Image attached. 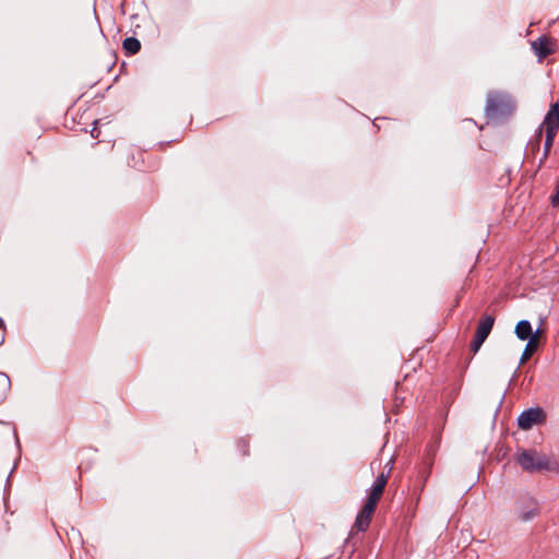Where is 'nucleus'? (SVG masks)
I'll return each instance as SVG.
<instances>
[{
	"instance_id": "dca6fc26",
	"label": "nucleus",
	"mask_w": 559,
	"mask_h": 559,
	"mask_svg": "<svg viewBox=\"0 0 559 559\" xmlns=\"http://www.w3.org/2000/svg\"><path fill=\"white\" fill-rule=\"evenodd\" d=\"M0 381L4 385H9L10 384V379L5 374L0 376Z\"/></svg>"
},
{
	"instance_id": "f257e3e1",
	"label": "nucleus",
	"mask_w": 559,
	"mask_h": 559,
	"mask_svg": "<svg viewBox=\"0 0 559 559\" xmlns=\"http://www.w3.org/2000/svg\"><path fill=\"white\" fill-rule=\"evenodd\" d=\"M515 110L513 97L501 91H490L487 94L485 114L488 119H501L509 117Z\"/></svg>"
},
{
	"instance_id": "20e7f679",
	"label": "nucleus",
	"mask_w": 559,
	"mask_h": 559,
	"mask_svg": "<svg viewBox=\"0 0 559 559\" xmlns=\"http://www.w3.org/2000/svg\"><path fill=\"white\" fill-rule=\"evenodd\" d=\"M493 324H495L493 316L487 314L481 318V320L479 321V323L477 325L473 341L471 343V350L473 352V354H476L480 349L481 345L484 344V342L490 334V332L493 328Z\"/></svg>"
},
{
	"instance_id": "1a4fd4ad",
	"label": "nucleus",
	"mask_w": 559,
	"mask_h": 559,
	"mask_svg": "<svg viewBox=\"0 0 559 559\" xmlns=\"http://www.w3.org/2000/svg\"><path fill=\"white\" fill-rule=\"evenodd\" d=\"M539 513L538 507L536 502L532 499H528L527 507L520 508L518 510V516L521 521L527 522L537 516Z\"/></svg>"
},
{
	"instance_id": "0eeeda50",
	"label": "nucleus",
	"mask_w": 559,
	"mask_h": 559,
	"mask_svg": "<svg viewBox=\"0 0 559 559\" xmlns=\"http://www.w3.org/2000/svg\"><path fill=\"white\" fill-rule=\"evenodd\" d=\"M374 511V508L365 504L357 514L352 531L356 530L357 532H366L370 525Z\"/></svg>"
},
{
	"instance_id": "9d476101",
	"label": "nucleus",
	"mask_w": 559,
	"mask_h": 559,
	"mask_svg": "<svg viewBox=\"0 0 559 559\" xmlns=\"http://www.w3.org/2000/svg\"><path fill=\"white\" fill-rule=\"evenodd\" d=\"M515 334L521 341L530 340L534 334L531 322L527 320H521L518 322L515 326Z\"/></svg>"
},
{
	"instance_id": "9b49d317",
	"label": "nucleus",
	"mask_w": 559,
	"mask_h": 559,
	"mask_svg": "<svg viewBox=\"0 0 559 559\" xmlns=\"http://www.w3.org/2000/svg\"><path fill=\"white\" fill-rule=\"evenodd\" d=\"M123 49L127 51V53L129 55H135L136 52L140 51L141 49V43L139 39H136L135 37H128L123 40Z\"/></svg>"
},
{
	"instance_id": "f03ea898",
	"label": "nucleus",
	"mask_w": 559,
	"mask_h": 559,
	"mask_svg": "<svg viewBox=\"0 0 559 559\" xmlns=\"http://www.w3.org/2000/svg\"><path fill=\"white\" fill-rule=\"evenodd\" d=\"M516 463L527 473H540L555 469V463L545 453L535 449L519 450L515 456Z\"/></svg>"
},
{
	"instance_id": "f8f14e48",
	"label": "nucleus",
	"mask_w": 559,
	"mask_h": 559,
	"mask_svg": "<svg viewBox=\"0 0 559 559\" xmlns=\"http://www.w3.org/2000/svg\"><path fill=\"white\" fill-rule=\"evenodd\" d=\"M384 490H381L374 486L371 487L367 501L365 504L377 509L378 502L380 501Z\"/></svg>"
},
{
	"instance_id": "4468645a",
	"label": "nucleus",
	"mask_w": 559,
	"mask_h": 559,
	"mask_svg": "<svg viewBox=\"0 0 559 559\" xmlns=\"http://www.w3.org/2000/svg\"><path fill=\"white\" fill-rule=\"evenodd\" d=\"M388 478H389V475H388V474L381 473V474L377 477V479H376V481L373 483V485H372V486H374V487H377V488H379V489H381V490H384V488H385V486H386V484H388Z\"/></svg>"
},
{
	"instance_id": "7ed1b4c3",
	"label": "nucleus",
	"mask_w": 559,
	"mask_h": 559,
	"mask_svg": "<svg viewBox=\"0 0 559 559\" xmlns=\"http://www.w3.org/2000/svg\"><path fill=\"white\" fill-rule=\"evenodd\" d=\"M543 129L545 130V132H551V133L557 134L558 129H559V104L558 103H554L550 105L549 110L547 111L542 126L539 127V129L536 132V143H535L536 148L539 147V143H540L542 135H543Z\"/></svg>"
},
{
	"instance_id": "6e6552de",
	"label": "nucleus",
	"mask_w": 559,
	"mask_h": 559,
	"mask_svg": "<svg viewBox=\"0 0 559 559\" xmlns=\"http://www.w3.org/2000/svg\"><path fill=\"white\" fill-rule=\"evenodd\" d=\"M539 344V330H537L531 337L527 340V344L522 353L520 364H525L532 355L535 353Z\"/></svg>"
},
{
	"instance_id": "ddd939ff",
	"label": "nucleus",
	"mask_w": 559,
	"mask_h": 559,
	"mask_svg": "<svg viewBox=\"0 0 559 559\" xmlns=\"http://www.w3.org/2000/svg\"><path fill=\"white\" fill-rule=\"evenodd\" d=\"M556 133L551 132H545V143H544V154L540 163H543L549 155V152L552 147L554 140H555Z\"/></svg>"
},
{
	"instance_id": "39448f33",
	"label": "nucleus",
	"mask_w": 559,
	"mask_h": 559,
	"mask_svg": "<svg viewBox=\"0 0 559 559\" xmlns=\"http://www.w3.org/2000/svg\"><path fill=\"white\" fill-rule=\"evenodd\" d=\"M546 413L540 407L528 408L518 417V426L522 430H528L535 425L545 423Z\"/></svg>"
},
{
	"instance_id": "f3484780",
	"label": "nucleus",
	"mask_w": 559,
	"mask_h": 559,
	"mask_svg": "<svg viewBox=\"0 0 559 559\" xmlns=\"http://www.w3.org/2000/svg\"><path fill=\"white\" fill-rule=\"evenodd\" d=\"M4 329H5L4 321L0 318V330H4Z\"/></svg>"
},
{
	"instance_id": "423d86ee",
	"label": "nucleus",
	"mask_w": 559,
	"mask_h": 559,
	"mask_svg": "<svg viewBox=\"0 0 559 559\" xmlns=\"http://www.w3.org/2000/svg\"><path fill=\"white\" fill-rule=\"evenodd\" d=\"M532 50L539 60H544L556 51L557 41L546 35L539 36L531 43Z\"/></svg>"
},
{
	"instance_id": "2eb2a0df",
	"label": "nucleus",
	"mask_w": 559,
	"mask_h": 559,
	"mask_svg": "<svg viewBox=\"0 0 559 559\" xmlns=\"http://www.w3.org/2000/svg\"><path fill=\"white\" fill-rule=\"evenodd\" d=\"M98 121H94V127L93 129L91 130V136L93 139H98L99 138V134H100V129L98 128Z\"/></svg>"
}]
</instances>
